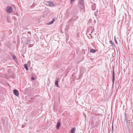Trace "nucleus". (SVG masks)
<instances>
[{
  "instance_id": "obj_19",
  "label": "nucleus",
  "mask_w": 133,
  "mask_h": 133,
  "mask_svg": "<svg viewBox=\"0 0 133 133\" xmlns=\"http://www.w3.org/2000/svg\"><path fill=\"white\" fill-rule=\"evenodd\" d=\"M92 10H95V8H92Z\"/></svg>"
},
{
  "instance_id": "obj_9",
  "label": "nucleus",
  "mask_w": 133,
  "mask_h": 133,
  "mask_svg": "<svg viewBox=\"0 0 133 133\" xmlns=\"http://www.w3.org/2000/svg\"><path fill=\"white\" fill-rule=\"evenodd\" d=\"M14 94L15 95L17 96H18L19 95V93L18 92H13Z\"/></svg>"
},
{
  "instance_id": "obj_3",
  "label": "nucleus",
  "mask_w": 133,
  "mask_h": 133,
  "mask_svg": "<svg viewBox=\"0 0 133 133\" xmlns=\"http://www.w3.org/2000/svg\"><path fill=\"white\" fill-rule=\"evenodd\" d=\"M115 79V72L114 71H113L112 72V82L113 83H114V82Z\"/></svg>"
},
{
  "instance_id": "obj_7",
  "label": "nucleus",
  "mask_w": 133,
  "mask_h": 133,
  "mask_svg": "<svg viewBox=\"0 0 133 133\" xmlns=\"http://www.w3.org/2000/svg\"><path fill=\"white\" fill-rule=\"evenodd\" d=\"M59 78H58L56 80L55 82V85L57 87H58V82H59L58 81Z\"/></svg>"
},
{
  "instance_id": "obj_12",
  "label": "nucleus",
  "mask_w": 133,
  "mask_h": 133,
  "mask_svg": "<svg viewBox=\"0 0 133 133\" xmlns=\"http://www.w3.org/2000/svg\"><path fill=\"white\" fill-rule=\"evenodd\" d=\"M110 43L111 44H112V45H114V43L112 42V41H111H111H110Z\"/></svg>"
},
{
  "instance_id": "obj_11",
  "label": "nucleus",
  "mask_w": 133,
  "mask_h": 133,
  "mask_svg": "<svg viewBox=\"0 0 133 133\" xmlns=\"http://www.w3.org/2000/svg\"><path fill=\"white\" fill-rule=\"evenodd\" d=\"M54 19H53V20H52V21H51V22H50L49 23H48V25H50V24H52L54 22Z\"/></svg>"
},
{
  "instance_id": "obj_4",
  "label": "nucleus",
  "mask_w": 133,
  "mask_h": 133,
  "mask_svg": "<svg viewBox=\"0 0 133 133\" xmlns=\"http://www.w3.org/2000/svg\"><path fill=\"white\" fill-rule=\"evenodd\" d=\"M61 122H59L58 123H57V126H56V129H58L59 127L61 126Z\"/></svg>"
},
{
  "instance_id": "obj_10",
  "label": "nucleus",
  "mask_w": 133,
  "mask_h": 133,
  "mask_svg": "<svg viewBox=\"0 0 133 133\" xmlns=\"http://www.w3.org/2000/svg\"><path fill=\"white\" fill-rule=\"evenodd\" d=\"M90 52H91L94 53L96 52L95 50L93 49H91L90 51Z\"/></svg>"
},
{
  "instance_id": "obj_6",
  "label": "nucleus",
  "mask_w": 133,
  "mask_h": 133,
  "mask_svg": "<svg viewBox=\"0 0 133 133\" xmlns=\"http://www.w3.org/2000/svg\"><path fill=\"white\" fill-rule=\"evenodd\" d=\"M75 129L76 128H73L70 131L71 133H74L75 130Z\"/></svg>"
},
{
  "instance_id": "obj_16",
  "label": "nucleus",
  "mask_w": 133,
  "mask_h": 133,
  "mask_svg": "<svg viewBox=\"0 0 133 133\" xmlns=\"http://www.w3.org/2000/svg\"><path fill=\"white\" fill-rule=\"evenodd\" d=\"M31 80L33 81L34 79V78L33 77H32L31 78Z\"/></svg>"
},
{
  "instance_id": "obj_5",
  "label": "nucleus",
  "mask_w": 133,
  "mask_h": 133,
  "mask_svg": "<svg viewBox=\"0 0 133 133\" xmlns=\"http://www.w3.org/2000/svg\"><path fill=\"white\" fill-rule=\"evenodd\" d=\"M48 4L50 6H55L54 3L52 2H48Z\"/></svg>"
},
{
  "instance_id": "obj_18",
  "label": "nucleus",
  "mask_w": 133,
  "mask_h": 133,
  "mask_svg": "<svg viewBox=\"0 0 133 133\" xmlns=\"http://www.w3.org/2000/svg\"><path fill=\"white\" fill-rule=\"evenodd\" d=\"M74 0H71V3L74 2Z\"/></svg>"
},
{
  "instance_id": "obj_20",
  "label": "nucleus",
  "mask_w": 133,
  "mask_h": 133,
  "mask_svg": "<svg viewBox=\"0 0 133 133\" xmlns=\"http://www.w3.org/2000/svg\"><path fill=\"white\" fill-rule=\"evenodd\" d=\"M127 123H128V120H127Z\"/></svg>"
},
{
  "instance_id": "obj_1",
  "label": "nucleus",
  "mask_w": 133,
  "mask_h": 133,
  "mask_svg": "<svg viewBox=\"0 0 133 133\" xmlns=\"http://www.w3.org/2000/svg\"><path fill=\"white\" fill-rule=\"evenodd\" d=\"M78 5L81 9H83L84 8V0H79L78 1Z\"/></svg>"
},
{
  "instance_id": "obj_8",
  "label": "nucleus",
  "mask_w": 133,
  "mask_h": 133,
  "mask_svg": "<svg viewBox=\"0 0 133 133\" xmlns=\"http://www.w3.org/2000/svg\"><path fill=\"white\" fill-rule=\"evenodd\" d=\"M24 68L26 69L27 70H28V67L27 65L26 64H25L24 65Z\"/></svg>"
},
{
  "instance_id": "obj_15",
  "label": "nucleus",
  "mask_w": 133,
  "mask_h": 133,
  "mask_svg": "<svg viewBox=\"0 0 133 133\" xmlns=\"http://www.w3.org/2000/svg\"><path fill=\"white\" fill-rule=\"evenodd\" d=\"M115 39V42H116V43L117 44V41L116 40V37H115V39Z\"/></svg>"
},
{
  "instance_id": "obj_13",
  "label": "nucleus",
  "mask_w": 133,
  "mask_h": 133,
  "mask_svg": "<svg viewBox=\"0 0 133 133\" xmlns=\"http://www.w3.org/2000/svg\"><path fill=\"white\" fill-rule=\"evenodd\" d=\"M12 57L14 59H15L16 58V56L15 55H13L12 56Z\"/></svg>"
},
{
  "instance_id": "obj_14",
  "label": "nucleus",
  "mask_w": 133,
  "mask_h": 133,
  "mask_svg": "<svg viewBox=\"0 0 133 133\" xmlns=\"http://www.w3.org/2000/svg\"><path fill=\"white\" fill-rule=\"evenodd\" d=\"M111 131L113 132V125H112V127Z\"/></svg>"
},
{
  "instance_id": "obj_17",
  "label": "nucleus",
  "mask_w": 133,
  "mask_h": 133,
  "mask_svg": "<svg viewBox=\"0 0 133 133\" xmlns=\"http://www.w3.org/2000/svg\"><path fill=\"white\" fill-rule=\"evenodd\" d=\"M13 91H18L16 90V89H15L14 90H13Z\"/></svg>"
},
{
  "instance_id": "obj_2",
  "label": "nucleus",
  "mask_w": 133,
  "mask_h": 133,
  "mask_svg": "<svg viewBox=\"0 0 133 133\" xmlns=\"http://www.w3.org/2000/svg\"><path fill=\"white\" fill-rule=\"evenodd\" d=\"M6 10L8 12L11 13L13 11V9L11 7L8 6L6 8Z\"/></svg>"
}]
</instances>
